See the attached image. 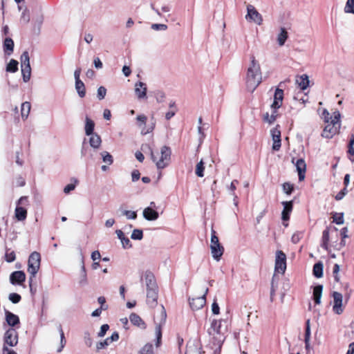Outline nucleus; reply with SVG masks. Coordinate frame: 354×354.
Listing matches in <instances>:
<instances>
[{"mask_svg": "<svg viewBox=\"0 0 354 354\" xmlns=\"http://www.w3.org/2000/svg\"><path fill=\"white\" fill-rule=\"evenodd\" d=\"M31 109L30 103L25 102L22 103L21 106V115L23 120L27 119Z\"/></svg>", "mask_w": 354, "mask_h": 354, "instance_id": "473e14b6", "label": "nucleus"}, {"mask_svg": "<svg viewBox=\"0 0 354 354\" xmlns=\"http://www.w3.org/2000/svg\"><path fill=\"white\" fill-rule=\"evenodd\" d=\"M8 298L13 304H17L20 301L21 297L17 293H10Z\"/></svg>", "mask_w": 354, "mask_h": 354, "instance_id": "6e6d98bb", "label": "nucleus"}, {"mask_svg": "<svg viewBox=\"0 0 354 354\" xmlns=\"http://www.w3.org/2000/svg\"><path fill=\"white\" fill-rule=\"evenodd\" d=\"M262 82V73L259 61L254 55L250 56V64L246 71L245 84L247 89L253 92Z\"/></svg>", "mask_w": 354, "mask_h": 354, "instance_id": "f257e3e1", "label": "nucleus"}, {"mask_svg": "<svg viewBox=\"0 0 354 354\" xmlns=\"http://www.w3.org/2000/svg\"><path fill=\"white\" fill-rule=\"evenodd\" d=\"M102 140L99 135L93 133L90 135L89 144L94 149H97L101 145Z\"/></svg>", "mask_w": 354, "mask_h": 354, "instance_id": "7c9ffc66", "label": "nucleus"}, {"mask_svg": "<svg viewBox=\"0 0 354 354\" xmlns=\"http://www.w3.org/2000/svg\"><path fill=\"white\" fill-rule=\"evenodd\" d=\"M4 342L10 346H15L18 342V333L14 328L8 329L4 335Z\"/></svg>", "mask_w": 354, "mask_h": 354, "instance_id": "f8f14e48", "label": "nucleus"}, {"mask_svg": "<svg viewBox=\"0 0 354 354\" xmlns=\"http://www.w3.org/2000/svg\"><path fill=\"white\" fill-rule=\"evenodd\" d=\"M341 114L339 111L333 112V118H331L330 122L327 123L324 127L322 136L325 138H332L339 132L340 128Z\"/></svg>", "mask_w": 354, "mask_h": 354, "instance_id": "20e7f679", "label": "nucleus"}, {"mask_svg": "<svg viewBox=\"0 0 354 354\" xmlns=\"http://www.w3.org/2000/svg\"><path fill=\"white\" fill-rule=\"evenodd\" d=\"M120 241L122 243V247L125 249L130 248L132 246L131 241L128 237L124 236Z\"/></svg>", "mask_w": 354, "mask_h": 354, "instance_id": "69168bd1", "label": "nucleus"}, {"mask_svg": "<svg viewBox=\"0 0 354 354\" xmlns=\"http://www.w3.org/2000/svg\"><path fill=\"white\" fill-rule=\"evenodd\" d=\"M283 99V91L280 88H277L274 92V100L271 105V107L273 109H279L282 104Z\"/></svg>", "mask_w": 354, "mask_h": 354, "instance_id": "a211bd4d", "label": "nucleus"}, {"mask_svg": "<svg viewBox=\"0 0 354 354\" xmlns=\"http://www.w3.org/2000/svg\"><path fill=\"white\" fill-rule=\"evenodd\" d=\"M21 66H30V57L27 51H24L21 55Z\"/></svg>", "mask_w": 354, "mask_h": 354, "instance_id": "49530a36", "label": "nucleus"}, {"mask_svg": "<svg viewBox=\"0 0 354 354\" xmlns=\"http://www.w3.org/2000/svg\"><path fill=\"white\" fill-rule=\"evenodd\" d=\"M75 89L80 97H84L86 94L85 86L82 81H75Z\"/></svg>", "mask_w": 354, "mask_h": 354, "instance_id": "e433bc0d", "label": "nucleus"}, {"mask_svg": "<svg viewBox=\"0 0 354 354\" xmlns=\"http://www.w3.org/2000/svg\"><path fill=\"white\" fill-rule=\"evenodd\" d=\"M5 257H6V260L9 262V263H11L12 261H14L15 260V253L12 251L10 252H7L5 255Z\"/></svg>", "mask_w": 354, "mask_h": 354, "instance_id": "338daca9", "label": "nucleus"}, {"mask_svg": "<svg viewBox=\"0 0 354 354\" xmlns=\"http://www.w3.org/2000/svg\"><path fill=\"white\" fill-rule=\"evenodd\" d=\"M286 270V255L281 250H277L275 254L274 272L283 274Z\"/></svg>", "mask_w": 354, "mask_h": 354, "instance_id": "6e6552de", "label": "nucleus"}, {"mask_svg": "<svg viewBox=\"0 0 354 354\" xmlns=\"http://www.w3.org/2000/svg\"><path fill=\"white\" fill-rule=\"evenodd\" d=\"M288 37V33L285 28H281L277 36V41L279 46H283Z\"/></svg>", "mask_w": 354, "mask_h": 354, "instance_id": "393cba45", "label": "nucleus"}, {"mask_svg": "<svg viewBox=\"0 0 354 354\" xmlns=\"http://www.w3.org/2000/svg\"><path fill=\"white\" fill-rule=\"evenodd\" d=\"M296 82L301 90H306L309 86L308 76L304 74L297 78Z\"/></svg>", "mask_w": 354, "mask_h": 354, "instance_id": "cd10ccee", "label": "nucleus"}, {"mask_svg": "<svg viewBox=\"0 0 354 354\" xmlns=\"http://www.w3.org/2000/svg\"><path fill=\"white\" fill-rule=\"evenodd\" d=\"M185 354H201V344L198 341L192 340L187 344Z\"/></svg>", "mask_w": 354, "mask_h": 354, "instance_id": "aec40b11", "label": "nucleus"}, {"mask_svg": "<svg viewBox=\"0 0 354 354\" xmlns=\"http://www.w3.org/2000/svg\"><path fill=\"white\" fill-rule=\"evenodd\" d=\"M79 283L82 286H86L87 284V276L84 263L82 266V277L80 279Z\"/></svg>", "mask_w": 354, "mask_h": 354, "instance_id": "de8ad7c7", "label": "nucleus"}, {"mask_svg": "<svg viewBox=\"0 0 354 354\" xmlns=\"http://www.w3.org/2000/svg\"><path fill=\"white\" fill-rule=\"evenodd\" d=\"M142 280L146 286L147 290L158 287L153 274L149 271H146L144 273Z\"/></svg>", "mask_w": 354, "mask_h": 354, "instance_id": "2eb2a0df", "label": "nucleus"}, {"mask_svg": "<svg viewBox=\"0 0 354 354\" xmlns=\"http://www.w3.org/2000/svg\"><path fill=\"white\" fill-rule=\"evenodd\" d=\"M322 117L326 123H330L331 118H333V115L332 116H330L329 112L326 109H324L323 111Z\"/></svg>", "mask_w": 354, "mask_h": 354, "instance_id": "052dcab7", "label": "nucleus"}, {"mask_svg": "<svg viewBox=\"0 0 354 354\" xmlns=\"http://www.w3.org/2000/svg\"><path fill=\"white\" fill-rule=\"evenodd\" d=\"M158 299V287L147 290V304L151 307L157 304Z\"/></svg>", "mask_w": 354, "mask_h": 354, "instance_id": "f3484780", "label": "nucleus"}, {"mask_svg": "<svg viewBox=\"0 0 354 354\" xmlns=\"http://www.w3.org/2000/svg\"><path fill=\"white\" fill-rule=\"evenodd\" d=\"M18 62L15 59H11L6 66V71L9 73H15L18 71Z\"/></svg>", "mask_w": 354, "mask_h": 354, "instance_id": "58836bf2", "label": "nucleus"}, {"mask_svg": "<svg viewBox=\"0 0 354 354\" xmlns=\"http://www.w3.org/2000/svg\"><path fill=\"white\" fill-rule=\"evenodd\" d=\"M122 214L127 217V219L134 220L137 218L136 212L131 210H124Z\"/></svg>", "mask_w": 354, "mask_h": 354, "instance_id": "603ef678", "label": "nucleus"}, {"mask_svg": "<svg viewBox=\"0 0 354 354\" xmlns=\"http://www.w3.org/2000/svg\"><path fill=\"white\" fill-rule=\"evenodd\" d=\"M110 344H111V342L109 341V339L107 337L104 341L98 342L96 344V348L97 351H100V350L108 346Z\"/></svg>", "mask_w": 354, "mask_h": 354, "instance_id": "5fc2aeb1", "label": "nucleus"}, {"mask_svg": "<svg viewBox=\"0 0 354 354\" xmlns=\"http://www.w3.org/2000/svg\"><path fill=\"white\" fill-rule=\"evenodd\" d=\"M58 330L60 333V346L57 348V351L58 353H60L62 351L63 348H64L66 341V339L64 337V331H63L61 326H59Z\"/></svg>", "mask_w": 354, "mask_h": 354, "instance_id": "c03bdc74", "label": "nucleus"}, {"mask_svg": "<svg viewBox=\"0 0 354 354\" xmlns=\"http://www.w3.org/2000/svg\"><path fill=\"white\" fill-rule=\"evenodd\" d=\"M151 152V158L153 162L156 164L158 169H162L167 167L171 160V149L167 146L160 147V152H154L149 147Z\"/></svg>", "mask_w": 354, "mask_h": 354, "instance_id": "f03ea898", "label": "nucleus"}, {"mask_svg": "<svg viewBox=\"0 0 354 354\" xmlns=\"http://www.w3.org/2000/svg\"><path fill=\"white\" fill-rule=\"evenodd\" d=\"M270 133L273 141L272 148L274 151H279L281 147V131L275 127L271 129Z\"/></svg>", "mask_w": 354, "mask_h": 354, "instance_id": "4468645a", "label": "nucleus"}, {"mask_svg": "<svg viewBox=\"0 0 354 354\" xmlns=\"http://www.w3.org/2000/svg\"><path fill=\"white\" fill-rule=\"evenodd\" d=\"M277 118V113L276 111H274L272 114H269L268 113H266L263 115V121L268 123L272 124L273 123Z\"/></svg>", "mask_w": 354, "mask_h": 354, "instance_id": "a18cd8bd", "label": "nucleus"}, {"mask_svg": "<svg viewBox=\"0 0 354 354\" xmlns=\"http://www.w3.org/2000/svg\"><path fill=\"white\" fill-rule=\"evenodd\" d=\"M85 122H86V124H85V133L87 135V136H90L91 134H93V130H94V127H95V123L94 122L90 119L88 117H86V119H85Z\"/></svg>", "mask_w": 354, "mask_h": 354, "instance_id": "72a5a7b5", "label": "nucleus"}, {"mask_svg": "<svg viewBox=\"0 0 354 354\" xmlns=\"http://www.w3.org/2000/svg\"><path fill=\"white\" fill-rule=\"evenodd\" d=\"M333 310L337 315H341L344 312L343 295L338 292H333Z\"/></svg>", "mask_w": 354, "mask_h": 354, "instance_id": "9b49d317", "label": "nucleus"}, {"mask_svg": "<svg viewBox=\"0 0 354 354\" xmlns=\"http://www.w3.org/2000/svg\"><path fill=\"white\" fill-rule=\"evenodd\" d=\"M21 21L25 24L28 23V21H30L29 12L26 8L24 9L21 13Z\"/></svg>", "mask_w": 354, "mask_h": 354, "instance_id": "13d9d810", "label": "nucleus"}, {"mask_svg": "<svg viewBox=\"0 0 354 354\" xmlns=\"http://www.w3.org/2000/svg\"><path fill=\"white\" fill-rule=\"evenodd\" d=\"M344 11L346 14L354 15V0H347L344 8Z\"/></svg>", "mask_w": 354, "mask_h": 354, "instance_id": "79ce46f5", "label": "nucleus"}, {"mask_svg": "<svg viewBox=\"0 0 354 354\" xmlns=\"http://www.w3.org/2000/svg\"><path fill=\"white\" fill-rule=\"evenodd\" d=\"M302 237V233L299 232H295L291 238V241L293 243H298Z\"/></svg>", "mask_w": 354, "mask_h": 354, "instance_id": "e2e57ef3", "label": "nucleus"}, {"mask_svg": "<svg viewBox=\"0 0 354 354\" xmlns=\"http://www.w3.org/2000/svg\"><path fill=\"white\" fill-rule=\"evenodd\" d=\"M212 311L214 315H218L220 312V308L216 301L212 304Z\"/></svg>", "mask_w": 354, "mask_h": 354, "instance_id": "774afa93", "label": "nucleus"}, {"mask_svg": "<svg viewBox=\"0 0 354 354\" xmlns=\"http://www.w3.org/2000/svg\"><path fill=\"white\" fill-rule=\"evenodd\" d=\"M140 354H153V346L149 344H145L140 350Z\"/></svg>", "mask_w": 354, "mask_h": 354, "instance_id": "3c124183", "label": "nucleus"}, {"mask_svg": "<svg viewBox=\"0 0 354 354\" xmlns=\"http://www.w3.org/2000/svg\"><path fill=\"white\" fill-rule=\"evenodd\" d=\"M5 315L6 322L10 326L13 327L19 323V318L17 315L8 310L6 311Z\"/></svg>", "mask_w": 354, "mask_h": 354, "instance_id": "b1692460", "label": "nucleus"}, {"mask_svg": "<svg viewBox=\"0 0 354 354\" xmlns=\"http://www.w3.org/2000/svg\"><path fill=\"white\" fill-rule=\"evenodd\" d=\"M147 90V85L145 83L138 82L135 84V93L138 99L146 97Z\"/></svg>", "mask_w": 354, "mask_h": 354, "instance_id": "412c9836", "label": "nucleus"}, {"mask_svg": "<svg viewBox=\"0 0 354 354\" xmlns=\"http://www.w3.org/2000/svg\"><path fill=\"white\" fill-rule=\"evenodd\" d=\"M129 320L132 324L134 326L141 328L145 329L146 328V324L144 322V321L142 319V318L136 313H131L129 315Z\"/></svg>", "mask_w": 354, "mask_h": 354, "instance_id": "5701e85b", "label": "nucleus"}, {"mask_svg": "<svg viewBox=\"0 0 354 354\" xmlns=\"http://www.w3.org/2000/svg\"><path fill=\"white\" fill-rule=\"evenodd\" d=\"M102 160L108 165H111L113 162V156L107 151H102L100 153Z\"/></svg>", "mask_w": 354, "mask_h": 354, "instance_id": "37998d69", "label": "nucleus"}, {"mask_svg": "<svg viewBox=\"0 0 354 354\" xmlns=\"http://www.w3.org/2000/svg\"><path fill=\"white\" fill-rule=\"evenodd\" d=\"M15 216L18 221H24L27 216V210L22 207L17 206L15 211Z\"/></svg>", "mask_w": 354, "mask_h": 354, "instance_id": "c85d7f7f", "label": "nucleus"}, {"mask_svg": "<svg viewBox=\"0 0 354 354\" xmlns=\"http://www.w3.org/2000/svg\"><path fill=\"white\" fill-rule=\"evenodd\" d=\"M239 183L237 180H234L233 181H232L231 184L230 185V186L227 188L229 194H230L231 196H232L234 204L236 206L238 205V200H237L238 196L235 194L234 191L236 189V186L239 185Z\"/></svg>", "mask_w": 354, "mask_h": 354, "instance_id": "bb28decb", "label": "nucleus"}, {"mask_svg": "<svg viewBox=\"0 0 354 354\" xmlns=\"http://www.w3.org/2000/svg\"><path fill=\"white\" fill-rule=\"evenodd\" d=\"M210 249L212 257L215 260L219 261L223 254L224 248L219 243L216 232L213 229H212Z\"/></svg>", "mask_w": 354, "mask_h": 354, "instance_id": "423d86ee", "label": "nucleus"}, {"mask_svg": "<svg viewBox=\"0 0 354 354\" xmlns=\"http://www.w3.org/2000/svg\"><path fill=\"white\" fill-rule=\"evenodd\" d=\"M225 322L223 319H213L211 322V326L208 328L207 332L209 335L212 336L217 341L218 349L215 351L216 354L220 352L221 346L225 339L223 336L226 332V328L223 327L222 322Z\"/></svg>", "mask_w": 354, "mask_h": 354, "instance_id": "7ed1b4c3", "label": "nucleus"}, {"mask_svg": "<svg viewBox=\"0 0 354 354\" xmlns=\"http://www.w3.org/2000/svg\"><path fill=\"white\" fill-rule=\"evenodd\" d=\"M26 280V274L23 271H15L10 276V283L21 284Z\"/></svg>", "mask_w": 354, "mask_h": 354, "instance_id": "6ab92c4d", "label": "nucleus"}, {"mask_svg": "<svg viewBox=\"0 0 354 354\" xmlns=\"http://www.w3.org/2000/svg\"><path fill=\"white\" fill-rule=\"evenodd\" d=\"M14 41L11 38H6L3 42V49L7 55H10L13 52Z\"/></svg>", "mask_w": 354, "mask_h": 354, "instance_id": "c756f323", "label": "nucleus"}, {"mask_svg": "<svg viewBox=\"0 0 354 354\" xmlns=\"http://www.w3.org/2000/svg\"><path fill=\"white\" fill-rule=\"evenodd\" d=\"M106 94V89L104 86H100L97 89V96L99 100H102L104 98L105 95Z\"/></svg>", "mask_w": 354, "mask_h": 354, "instance_id": "4d7b16f0", "label": "nucleus"}, {"mask_svg": "<svg viewBox=\"0 0 354 354\" xmlns=\"http://www.w3.org/2000/svg\"><path fill=\"white\" fill-rule=\"evenodd\" d=\"M340 270V267L338 264L335 263L333 268V275L334 277V279L336 282H339L340 281V277L339 275V272Z\"/></svg>", "mask_w": 354, "mask_h": 354, "instance_id": "8fccbe9b", "label": "nucleus"}, {"mask_svg": "<svg viewBox=\"0 0 354 354\" xmlns=\"http://www.w3.org/2000/svg\"><path fill=\"white\" fill-rule=\"evenodd\" d=\"M208 292V288L205 290V293L203 296L192 298L189 301L190 307L194 310H197L202 308L206 303V295Z\"/></svg>", "mask_w": 354, "mask_h": 354, "instance_id": "ddd939ff", "label": "nucleus"}, {"mask_svg": "<svg viewBox=\"0 0 354 354\" xmlns=\"http://www.w3.org/2000/svg\"><path fill=\"white\" fill-rule=\"evenodd\" d=\"M247 14L245 17L248 21L253 22L259 26L263 23V17L252 4L246 6Z\"/></svg>", "mask_w": 354, "mask_h": 354, "instance_id": "0eeeda50", "label": "nucleus"}, {"mask_svg": "<svg viewBox=\"0 0 354 354\" xmlns=\"http://www.w3.org/2000/svg\"><path fill=\"white\" fill-rule=\"evenodd\" d=\"M204 170H205V166H204V162L203 160H201L199 162L197 163L196 165V169H195V174L198 177H203L204 176Z\"/></svg>", "mask_w": 354, "mask_h": 354, "instance_id": "a19ab883", "label": "nucleus"}, {"mask_svg": "<svg viewBox=\"0 0 354 354\" xmlns=\"http://www.w3.org/2000/svg\"><path fill=\"white\" fill-rule=\"evenodd\" d=\"M347 147V154L348 155V159L351 162H354V132L350 136Z\"/></svg>", "mask_w": 354, "mask_h": 354, "instance_id": "a878e982", "label": "nucleus"}, {"mask_svg": "<svg viewBox=\"0 0 354 354\" xmlns=\"http://www.w3.org/2000/svg\"><path fill=\"white\" fill-rule=\"evenodd\" d=\"M324 266L322 262L315 263L313 266V274L317 278H321L323 276Z\"/></svg>", "mask_w": 354, "mask_h": 354, "instance_id": "f704fd0d", "label": "nucleus"}, {"mask_svg": "<svg viewBox=\"0 0 354 354\" xmlns=\"http://www.w3.org/2000/svg\"><path fill=\"white\" fill-rule=\"evenodd\" d=\"M138 125L140 129L141 134L146 135L152 132L155 128V122H151L150 124L147 125L146 122L147 118L145 115H138L136 118Z\"/></svg>", "mask_w": 354, "mask_h": 354, "instance_id": "9d476101", "label": "nucleus"}, {"mask_svg": "<svg viewBox=\"0 0 354 354\" xmlns=\"http://www.w3.org/2000/svg\"><path fill=\"white\" fill-rule=\"evenodd\" d=\"M292 162L295 165L297 168V171L299 175V180L302 181L305 178V173L306 170V164L304 159L299 158L297 159L296 162H294V159H292Z\"/></svg>", "mask_w": 354, "mask_h": 354, "instance_id": "dca6fc26", "label": "nucleus"}, {"mask_svg": "<svg viewBox=\"0 0 354 354\" xmlns=\"http://www.w3.org/2000/svg\"><path fill=\"white\" fill-rule=\"evenodd\" d=\"M283 205V212H286L287 214H290L292 209V201H286L282 203Z\"/></svg>", "mask_w": 354, "mask_h": 354, "instance_id": "864d4df0", "label": "nucleus"}, {"mask_svg": "<svg viewBox=\"0 0 354 354\" xmlns=\"http://www.w3.org/2000/svg\"><path fill=\"white\" fill-rule=\"evenodd\" d=\"M41 256L37 252H32L28 260V272L30 274V281L35 277L40 268Z\"/></svg>", "mask_w": 354, "mask_h": 354, "instance_id": "39448f33", "label": "nucleus"}, {"mask_svg": "<svg viewBox=\"0 0 354 354\" xmlns=\"http://www.w3.org/2000/svg\"><path fill=\"white\" fill-rule=\"evenodd\" d=\"M166 312L163 306H161L160 312V317L155 318V322L156 323V326L155 329V333L157 338L156 346H158L160 345V339L162 337V332H161V326L165 324L166 320Z\"/></svg>", "mask_w": 354, "mask_h": 354, "instance_id": "1a4fd4ad", "label": "nucleus"}, {"mask_svg": "<svg viewBox=\"0 0 354 354\" xmlns=\"http://www.w3.org/2000/svg\"><path fill=\"white\" fill-rule=\"evenodd\" d=\"M344 213L340 212H335L333 213L332 218L333 222L335 223L337 225H342L344 223Z\"/></svg>", "mask_w": 354, "mask_h": 354, "instance_id": "ea45409f", "label": "nucleus"}, {"mask_svg": "<svg viewBox=\"0 0 354 354\" xmlns=\"http://www.w3.org/2000/svg\"><path fill=\"white\" fill-rule=\"evenodd\" d=\"M151 28L154 30H165L167 29V26L162 24H153L151 25Z\"/></svg>", "mask_w": 354, "mask_h": 354, "instance_id": "680f3d73", "label": "nucleus"}, {"mask_svg": "<svg viewBox=\"0 0 354 354\" xmlns=\"http://www.w3.org/2000/svg\"><path fill=\"white\" fill-rule=\"evenodd\" d=\"M322 290L323 286L322 285H317L314 288L313 299L316 304H319L321 303Z\"/></svg>", "mask_w": 354, "mask_h": 354, "instance_id": "2f4dec72", "label": "nucleus"}, {"mask_svg": "<svg viewBox=\"0 0 354 354\" xmlns=\"http://www.w3.org/2000/svg\"><path fill=\"white\" fill-rule=\"evenodd\" d=\"M328 243H329V228L327 227L326 230H324L323 231L322 243V247L326 250H328Z\"/></svg>", "mask_w": 354, "mask_h": 354, "instance_id": "c9c22d12", "label": "nucleus"}, {"mask_svg": "<svg viewBox=\"0 0 354 354\" xmlns=\"http://www.w3.org/2000/svg\"><path fill=\"white\" fill-rule=\"evenodd\" d=\"M283 190L287 194H290L293 190V185L288 183L283 184Z\"/></svg>", "mask_w": 354, "mask_h": 354, "instance_id": "bf43d9fd", "label": "nucleus"}, {"mask_svg": "<svg viewBox=\"0 0 354 354\" xmlns=\"http://www.w3.org/2000/svg\"><path fill=\"white\" fill-rule=\"evenodd\" d=\"M109 326L108 324H103L101 328H100V330L97 334L98 337H102L105 335L106 333L107 332V330H109Z\"/></svg>", "mask_w": 354, "mask_h": 354, "instance_id": "0e129e2a", "label": "nucleus"}, {"mask_svg": "<svg viewBox=\"0 0 354 354\" xmlns=\"http://www.w3.org/2000/svg\"><path fill=\"white\" fill-rule=\"evenodd\" d=\"M142 214L143 217L147 221H155L159 216L158 212L153 209L151 207L145 208Z\"/></svg>", "mask_w": 354, "mask_h": 354, "instance_id": "4be33fe9", "label": "nucleus"}, {"mask_svg": "<svg viewBox=\"0 0 354 354\" xmlns=\"http://www.w3.org/2000/svg\"><path fill=\"white\" fill-rule=\"evenodd\" d=\"M21 73L23 75V80L27 82L30 80L31 76V67L30 66H21Z\"/></svg>", "mask_w": 354, "mask_h": 354, "instance_id": "4c0bfd02", "label": "nucleus"}, {"mask_svg": "<svg viewBox=\"0 0 354 354\" xmlns=\"http://www.w3.org/2000/svg\"><path fill=\"white\" fill-rule=\"evenodd\" d=\"M143 237V233L141 230L135 229L131 233V238L133 240H141Z\"/></svg>", "mask_w": 354, "mask_h": 354, "instance_id": "09e8293b", "label": "nucleus"}]
</instances>
